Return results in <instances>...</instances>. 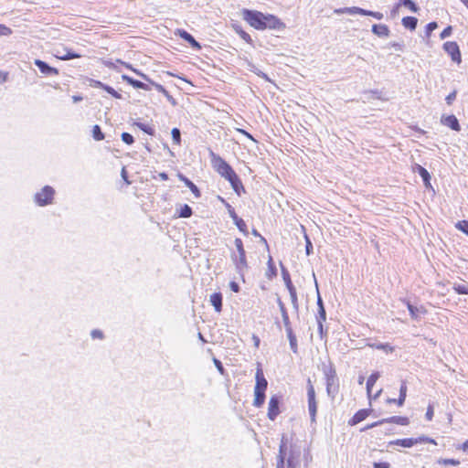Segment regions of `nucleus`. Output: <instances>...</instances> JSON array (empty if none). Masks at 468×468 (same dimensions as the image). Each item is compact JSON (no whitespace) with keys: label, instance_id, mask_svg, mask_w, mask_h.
Here are the masks:
<instances>
[{"label":"nucleus","instance_id":"nucleus-1","mask_svg":"<svg viewBox=\"0 0 468 468\" xmlns=\"http://www.w3.org/2000/svg\"><path fill=\"white\" fill-rule=\"evenodd\" d=\"M242 18L250 24V27L258 30L269 29H280L283 28L284 24L277 18L275 16L271 14H263L255 10L243 9Z\"/></svg>","mask_w":468,"mask_h":468},{"label":"nucleus","instance_id":"nucleus-2","mask_svg":"<svg viewBox=\"0 0 468 468\" xmlns=\"http://www.w3.org/2000/svg\"><path fill=\"white\" fill-rule=\"evenodd\" d=\"M234 244L237 249V252L231 253L230 258L235 265L237 272L243 278L244 271L248 269L246 251L240 239H235Z\"/></svg>","mask_w":468,"mask_h":468},{"label":"nucleus","instance_id":"nucleus-3","mask_svg":"<svg viewBox=\"0 0 468 468\" xmlns=\"http://www.w3.org/2000/svg\"><path fill=\"white\" fill-rule=\"evenodd\" d=\"M210 159L213 168L227 180H236V173L219 155L210 152Z\"/></svg>","mask_w":468,"mask_h":468},{"label":"nucleus","instance_id":"nucleus-4","mask_svg":"<svg viewBox=\"0 0 468 468\" xmlns=\"http://www.w3.org/2000/svg\"><path fill=\"white\" fill-rule=\"evenodd\" d=\"M54 193L55 191L51 186H46L41 189L40 192H37L35 195V201L38 206L41 207L50 204L52 202Z\"/></svg>","mask_w":468,"mask_h":468},{"label":"nucleus","instance_id":"nucleus-5","mask_svg":"<svg viewBox=\"0 0 468 468\" xmlns=\"http://www.w3.org/2000/svg\"><path fill=\"white\" fill-rule=\"evenodd\" d=\"M443 49L451 56L452 60L460 64L462 62L461 52L456 42L447 41L443 44Z\"/></svg>","mask_w":468,"mask_h":468},{"label":"nucleus","instance_id":"nucleus-6","mask_svg":"<svg viewBox=\"0 0 468 468\" xmlns=\"http://www.w3.org/2000/svg\"><path fill=\"white\" fill-rule=\"evenodd\" d=\"M279 403H280V400L278 399V397L276 396H272L271 399H270V401H269V407H268V418L271 420H274L275 418L279 415L280 413V410H279Z\"/></svg>","mask_w":468,"mask_h":468},{"label":"nucleus","instance_id":"nucleus-7","mask_svg":"<svg viewBox=\"0 0 468 468\" xmlns=\"http://www.w3.org/2000/svg\"><path fill=\"white\" fill-rule=\"evenodd\" d=\"M384 422H392L399 425L406 426L410 423L409 419L406 417H399V416H394L386 420H382L380 421L374 422L367 427V429H370L373 427L378 426V424L384 423Z\"/></svg>","mask_w":468,"mask_h":468},{"label":"nucleus","instance_id":"nucleus-8","mask_svg":"<svg viewBox=\"0 0 468 468\" xmlns=\"http://www.w3.org/2000/svg\"><path fill=\"white\" fill-rule=\"evenodd\" d=\"M34 63L39 69L41 73H43L44 75H58V70L56 68H52V67L48 66L46 62H44L40 59H36Z\"/></svg>","mask_w":468,"mask_h":468},{"label":"nucleus","instance_id":"nucleus-9","mask_svg":"<svg viewBox=\"0 0 468 468\" xmlns=\"http://www.w3.org/2000/svg\"><path fill=\"white\" fill-rule=\"evenodd\" d=\"M441 123L451 129L459 132L461 130L459 122L454 115L442 116L441 120Z\"/></svg>","mask_w":468,"mask_h":468},{"label":"nucleus","instance_id":"nucleus-10","mask_svg":"<svg viewBox=\"0 0 468 468\" xmlns=\"http://www.w3.org/2000/svg\"><path fill=\"white\" fill-rule=\"evenodd\" d=\"M255 378H256V385H255L254 389L260 390V391H265L267 388L268 382H267L266 378H264L262 370L261 368L257 369Z\"/></svg>","mask_w":468,"mask_h":468},{"label":"nucleus","instance_id":"nucleus-11","mask_svg":"<svg viewBox=\"0 0 468 468\" xmlns=\"http://www.w3.org/2000/svg\"><path fill=\"white\" fill-rule=\"evenodd\" d=\"M176 35H178L181 38L188 42L192 48L199 49L201 47L199 43L186 30L177 29Z\"/></svg>","mask_w":468,"mask_h":468},{"label":"nucleus","instance_id":"nucleus-12","mask_svg":"<svg viewBox=\"0 0 468 468\" xmlns=\"http://www.w3.org/2000/svg\"><path fill=\"white\" fill-rule=\"evenodd\" d=\"M210 303L215 308V311L218 313L221 312L222 309V294L220 292H214L210 295L209 298Z\"/></svg>","mask_w":468,"mask_h":468},{"label":"nucleus","instance_id":"nucleus-13","mask_svg":"<svg viewBox=\"0 0 468 468\" xmlns=\"http://www.w3.org/2000/svg\"><path fill=\"white\" fill-rule=\"evenodd\" d=\"M284 446H285L284 443L282 441V444L280 446V453H279L278 461H277V468H285V465H284V454H283V448H284ZM286 468H295L294 465L292 464V462L291 460L287 461Z\"/></svg>","mask_w":468,"mask_h":468},{"label":"nucleus","instance_id":"nucleus-14","mask_svg":"<svg viewBox=\"0 0 468 468\" xmlns=\"http://www.w3.org/2000/svg\"><path fill=\"white\" fill-rule=\"evenodd\" d=\"M372 32L378 37H388L389 35V29L388 26L383 24L373 25Z\"/></svg>","mask_w":468,"mask_h":468},{"label":"nucleus","instance_id":"nucleus-15","mask_svg":"<svg viewBox=\"0 0 468 468\" xmlns=\"http://www.w3.org/2000/svg\"><path fill=\"white\" fill-rule=\"evenodd\" d=\"M334 13L336 15H342V14L356 15L358 13H362V11H361L360 7L352 6V7L335 8L334 10Z\"/></svg>","mask_w":468,"mask_h":468},{"label":"nucleus","instance_id":"nucleus-16","mask_svg":"<svg viewBox=\"0 0 468 468\" xmlns=\"http://www.w3.org/2000/svg\"><path fill=\"white\" fill-rule=\"evenodd\" d=\"M390 444L399 445L405 448H410L416 444L414 438L398 439L390 442Z\"/></svg>","mask_w":468,"mask_h":468},{"label":"nucleus","instance_id":"nucleus-17","mask_svg":"<svg viewBox=\"0 0 468 468\" xmlns=\"http://www.w3.org/2000/svg\"><path fill=\"white\" fill-rule=\"evenodd\" d=\"M379 377H380L379 372H374L367 378V395H368L369 398L371 396L372 387L375 385V383L379 378Z\"/></svg>","mask_w":468,"mask_h":468},{"label":"nucleus","instance_id":"nucleus-18","mask_svg":"<svg viewBox=\"0 0 468 468\" xmlns=\"http://www.w3.org/2000/svg\"><path fill=\"white\" fill-rule=\"evenodd\" d=\"M407 307H408V310L411 315V317L413 319H417L419 317V314H425L426 313V310L424 307H415L413 306L411 303H410L409 302H407Z\"/></svg>","mask_w":468,"mask_h":468},{"label":"nucleus","instance_id":"nucleus-19","mask_svg":"<svg viewBox=\"0 0 468 468\" xmlns=\"http://www.w3.org/2000/svg\"><path fill=\"white\" fill-rule=\"evenodd\" d=\"M418 19L414 16H406L402 18L404 27L414 30L417 27Z\"/></svg>","mask_w":468,"mask_h":468},{"label":"nucleus","instance_id":"nucleus-20","mask_svg":"<svg viewBox=\"0 0 468 468\" xmlns=\"http://www.w3.org/2000/svg\"><path fill=\"white\" fill-rule=\"evenodd\" d=\"M265 400V391H260L254 389V400L253 405L257 408L261 407Z\"/></svg>","mask_w":468,"mask_h":468},{"label":"nucleus","instance_id":"nucleus-21","mask_svg":"<svg viewBox=\"0 0 468 468\" xmlns=\"http://www.w3.org/2000/svg\"><path fill=\"white\" fill-rule=\"evenodd\" d=\"M308 410L311 417V421H315L317 412V402L315 399H308Z\"/></svg>","mask_w":468,"mask_h":468},{"label":"nucleus","instance_id":"nucleus-22","mask_svg":"<svg viewBox=\"0 0 468 468\" xmlns=\"http://www.w3.org/2000/svg\"><path fill=\"white\" fill-rule=\"evenodd\" d=\"M367 416V410H359L350 420L349 424L356 425V424L361 422L362 420H364Z\"/></svg>","mask_w":468,"mask_h":468},{"label":"nucleus","instance_id":"nucleus-23","mask_svg":"<svg viewBox=\"0 0 468 468\" xmlns=\"http://www.w3.org/2000/svg\"><path fill=\"white\" fill-rule=\"evenodd\" d=\"M368 346L379 350H383L386 353H392L394 351V347L388 344H367Z\"/></svg>","mask_w":468,"mask_h":468},{"label":"nucleus","instance_id":"nucleus-24","mask_svg":"<svg viewBox=\"0 0 468 468\" xmlns=\"http://www.w3.org/2000/svg\"><path fill=\"white\" fill-rule=\"evenodd\" d=\"M181 179L184 181L186 186L191 190V192L195 195V197H198L200 196L198 188L192 181L183 176H181Z\"/></svg>","mask_w":468,"mask_h":468},{"label":"nucleus","instance_id":"nucleus-25","mask_svg":"<svg viewBox=\"0 0 468 468\" xmlns=\"http://www.w3.org/2000/svg\"><path fill=\"white\" fill-rule=\"evenodd\" d=\"M417 168H418V172H419L420 176L423 179V182H424L425 186H430V174H429V172L424 167H422L421 165H417Z\"/></svg>","mask_w":468,"mask_h":468},{"label":"nucleus","instance_id":"nucleus-26","mask_svg":"<svg viewBox=\"0 0 468 468\" xmlns=\"http://www.w3.org/2000/svg\"><path fill=\"white\" fill-rule=\"evenodd\" d=\"M324 321H325V310H324V306H321V308L318 309V318H317L318 329H319L321 335L323 334V322Z\"/></svg>","mask_w":468,"mask_h":468},{"label":"nucleus","instance_id":"nucleus-27","mask_svg":"<svg viewBox=\"0 0 468 468\" xmlns=\"http://www.w3.org/2000/svg\"><path fill=\"white\" fill-rule=\"evenodd\" d=\"M287 331V334H288V338H289V341H290V346H291V348L292 350L296 353L297 352V343H296V338L295 336L292 335V328L291 327H288L286 329Z\"/></svg>","mask_w":468,"mask_h":468},{"label":"nucleus","instance_id":"nucleus-28","mask_svg":"<svg viewBox=\"0 0 468 468\" xmlns=\"http://www.w3.org/2000/svg\"><path fill=\"white\" fill-rule=\"evenodd\" d=\"M122 79L124 81H126L127 83H129L130 85H132L135 89H141V87H143V82L142 81L133 80V78H131V77H129L127 75H122Z\"/></svg>","mask_w":468,"mask_h":468},{"label":"nucleus","instance_id":"nucleus-29","mask_svg":"<svg viewBox=\"0 0 468 468\" xmlns=\"http://www.w3.org/2000/svg\"><path fill=\"white\" fill-rule=\"evenodd\" d=\"M234 222H235L236 226L238 227V229L242 233H244L245 235L248 234L246 223L244 222V220L242 218H238V216H234Z\"/></svg>","mask_w":468,"mask_h":468},{"label":"nucleus","instance_id":"nucleus-30","mask_svg":"<svg viewBox=\"0 0 468 468\" xmlns=\"http://www.w3.org/2000/svg\"><path fill=\"white\" fill-rule=\"evenodd\" d=\"M279 307H280V310L282 313L283 324L287 329L288 327H290L289 316L287 314V312L285 310L283 303L281 301H279Z\"/></svg>","mask_w":468,"mask_h":468},{"label":"nucleus","instance_id":"nucleus-31","mask_svg":"<svg viewBox=\"0 0 468 468\" xmlns=\"http://www.w3.org/2000/svg\"><path fill=\"white\" fill-rule=\"evenodd\" d=\"M116 63H120V64L123 65L125 68H127V69H129L133 70L135 74H137L138 76L142 77L144 80H149V78H148L145 74H144V73H142L141 71H139V70H137V69H133V68L132 67V65H130V64H128V63H126V62L121 61V60H119V59H118V60H116Z\"/></svg>","mask_w":468,"mask_h":468},{"label":"nucleus","instance_id":"nucleus-32","mask_svg":"<svg viewBox=\"0 0 468 468\" xmlns=\"http://www.w3.org/2000/svg\"><path fill=\"white\" fill-rule=\"evenodd\" d=\"M452 288L459 294H468V286L465 283H454Z\"/></svg>","mask_w":468,"mask_h":468},{"label":"nucleus","instance_id":"nucleus-33","mask_svg":"<svg viewBox=\"0 0 468 468\" xmlns=\"http://www.w3.org/2000/svg\"><path fill=\"white\" fill-rule=\"evenodd\" d=\"M399 1H400L401 5L409 8L411 12L416 13L419 10L416 4L411 0H399Z\"/></svg>","mask_w":468,"mask_h":468},{"label":"nucleus","instance_id":"nucleus-34","mask_svg":"<svg viewBox=\"0 0 468 468\" xmlns=\"http://www.w3.org/2000/svg\"><path fill=\"white\" fill-rule=\"evenodd\" d=\"M361 11H362V13H358V15L370 16L375 17L378 20H381L383 18V14L380 12L368 11V10H365L363 8H361Z\"/></svg>","mask_w":468,"mask_h":468},{"label":"nucleus","instance_id":"nucleus-35","mask_svg":"<svg viewBox=\"0 0 468 468\" xmlns=\"http://www.w3.org/2000/svg\"><path fill=\"white\" fill-rule=\"evenodd\" d=\"M92 135L96 141H101L104 139V134L101 133L99 125H94L92 128Z\"/></svg>","mask_w":468,"mask_h":468},{"label":"nucleus","instance_id":"nucleus-36","mask_svg":"<svg viewBox=\"0 0 468 468\" xmlns=\"http://www.w3.org/2000/svg\"><path fill=\"white\" fill-rule=\"evenodd\" d=\"M192 215V208L188 205H184L179 213L181 218H189Z\"/></svg>","mask_w":468,"mask_h":468},{"label":"nucleus","instance_id":"nucleus-37","mask_svg":"<svg viewBox=\"0 0 468 468\" xmlns=\"http://www.w3.org/2000/svg\"><path fill=\"white\" fill-rule=\"evenodd\" d=\"M57 57L62 60H68L71 58H80V55L68 51L63 55H57Z\"/></svg>","mask_w":468,"mask_h":468},{"label":"nucleus","instance_id":"nucleus-38","mask_svg":"<svg viewBox=\"0 0 468 468\" xmlns=\"http://www.w3.org/2000/svg\"><path fill=\"white\" fill-rule=\"evenodd\" d=\"M171 134H172V138H173L174 143L176 144H179L180 142H181V133H180L179 129L173 128L172 132H171Z\"/></svg>","mask_w":468,"mask_h":468},{"label":"nucleus","instance_id":"nucleus-39","mask_svg":"<svg viewBox=\"0 0 468 468\" xmlns=\"http://www.w3.org/2000/svg\"><path fill=\"white\" fill-rule=\"evenodd\" d=\"M414 441H416V444L417 443H420V442H428V443H432V444H437L436 441L431 439V438H429L427 436H420L419 438H414Z\"/></svg>","mask_w":468,"mask_h":468},{"label":"nucleus","instance_id":"nucleus-40","mask_svg":"<svg viewBox=\"0 0 468 468\" xmlns=\"http://www.w3.org/2000/svg\"><path fill=\"white\" fill-rule=\"evenodd\" d=\"M136 125L142 130L144 131V133L152 135L154 134V129L147 125V124H144V123H142V122H137Z\"/></svg>","mask_w":468,"mask_h":468},{"label":"nucleus","instance_id":"nucleus-41","mask_svg":"<svg viewBox=\"0 0 468 468\" xmlns=\"http://www.w3.org/2000/svg\"><path fill=\"white\" fill-rule=\"evenodd\" d=\"M439 463H442V464H451V465H453V466H457L460 464V462L458 460H455V459H440L438 461Z\"/></svg>","mask_w":468,"mask_h":468},{"label":"nucleus","instance_id":"nucleus-42","mask_svg":"<svg viewBox=\"0 0 468 468\" xmlns=\"http://www.w3.org/2000/svg\"><path fill=\"white\" fill-rule=\"evenodd\" d=\"M12 34L11 28L0 24V37H8Z\"/></svg>","mask_w":468,"mask_h":468},{"label":"nucleus","instance_id":"nucleus-43","mask_svg":"<svg viewBox=\"0 0 468 468\" xmlns=\"http://www.w3.org/2000/svg\"><path fill=\"white\" fill-rule=\"evenodd\" d=\"M228 181L231 184V186H232L233 189H234L237 193H239V187H242V186H241V183H240V181H239V179L238 176L236 175V180L231 179V180H228Z\"/></svg>","mask_w":468,"mask_h":468},{"label":"nucleus","instance_id":"nucleus-44","mask_svg":"<svg viewBox=\"0 0 468 468\" xmlns=\"http://www.w3.org/2000/svg\"><path fill=\"white\" fill-rule=\"evenodd\" d=\"M456 227L468 235V221L463 220L457 223Z\"/></svg>","mask_w":468,"mask_h":468},{"label":"nucleus","instance_id":"nucleus-45","mask_svg":"<svg viewBox=\"0 0 468 468\" xmlns=\"http://www.w3.org/2000/svg\"><path fill=\"white\" fill-rule=\"evenodd\" d=\"M122 140L127 144H132L133 143V135L128 133H122Z\"/></svg>","mask_w":468,"mask_h":468},{"label":"nucleus","instance_id":"nucleus-46","mask_svg":"<svg viewBox=\"0 0 468 468\" xmlns=\"http://www.w3.org/2000/svg\"><path fill=\"white\" fill-rule=\"evenodd\" d=\"M103 90H106L111 95H112L114 98H117V99L122 98V95L120 93H118L114 89H112V87H110L108 85H106Z\"/></svg>","mask_w":468,"mask_h":468},{"label":"nucleus","instance_id":"nucleus-47","mask_svg":"<svg viewBox=\"0 0 468 468\" xmlns=\"http://www.w3.org/2000/svg\"><path fill=\"white\" fill-rule=\"evenodd\" d=\"M308 382H309V387H308V391H307L308 399H315L314 388L313 385L311 384V381L309 380Z\"/></svg>","mask_w":468,"mask_h":468},{"label":"nucleus","instance_id":"nucleus-48","mask_svg":"<svg viewBox=\"0 0 468 468\" xmlns=\"http://www.w3.org/2000/svg\"><path fill=\"white\" fill-rule=\"evenodd\" d=\"M150 81V83L153 85V87L155 88L156 90H158L159 92L163 93V94H166V90L164 88V86H162L161 84H158L156 82H154L152 80H148Z\"/></svg>","mask_w":468,"mask_h":468},{"label":"nucleus","instance_id":"nucleus-49","mask_svg":"<svg viewBox=\"0 0 468 468\" xmlns=\"http://www.w3.org/2000/svg\"><path fill=\"white\" fill-rule=\"evenodd\" d=\"M452 27H451V26L447 27H446V28H444V29L442 30V32L441 33V39H444V38H446V37H450V36H451V34H452Z\"/></svg>","mask_w":468,"mask_h":468},{"label":"nucleus","instance_id":"nucleus-50","mask_svg":"<svg viewBox=\"0 0 468 468\" xmlns=\"http://www.w3.org/2000/svg\"><path fill=\"white\" fill-rule=\"evenodd\" d=\"M433 414H434L433 407L431 405H429L428 409H427L426 415H425L427 420H431L433 418Z\"/></svg>","mask_w":468,"mask_h":468},{"label":"nucleus","instance_id":"nucleus-51","mask_svg":"<svg viewBox=\"0 0 468 468\" xmlns=\"http://www.w3.org/2000/svg\"><path fill=\"white\" fill-rule=\"evenodd\" d=\"M291 301L293 305V307L297 310L298 309V302H297V294L296 292H292L290 293Z\"/></svg>","mask_w":468,"mask_h":468},{"label":"nucleus","instance_id":"nucleus-52","mask_svg":"<svg viewBox=\"0 0 468 468\" xmlns=\"http://www.w3.org/2000/svg\"><path fill=\"white\" fill-rule=\"evenodd\" d=\"M304 238H305V240H306V246H305L306 254L310 255L311 254V250L313 249V245H312V242L309 239L307 235H304Z\"/></svg>","mask_w":468,"mask_h":468},{"label":"nucleus","instance_id":"nucleus-53","mask_svg":"<svg viewBox=\"0 0 468 468\" xmlns=\"http://www.w3.org/2000/svg\"><path fill=\"white\" fill-rule=\"evenodd\" d=\"M399 397L406 399L407 397V385L405 382H402L399 389Z\"/></svg>","mask_w":468,"mask_h":468},{"label":"nucleus","instance_id":"nucleus-54","mask_svg":"<svg viewBox=\"0 0 468 468\" xmlns=\"http://www.w3.org/2000/svg\"><path fill=\"white\" fill-rule=\"evenodd\" d=\"M237 32L239 34L241 38L244 39L245 41L250 42L251 40L250 36L248 33H246L245 31L237 29Z\"/></svg>","mask_w":468,"mask_h":468},{"label":"nucleus","instance_id":"nucleus-55","mask_svg":"<svg viewBox=\"0 0 468 468\" xmlns=\"http://www.w3.org/2000/svg\"><path fill=\"white\" fill-rule=\"evenodd\" d=\"M90 335H91V337H92V338H94V339H95V338H100V339H101V338H102V336H103L102 332H101V331H100V330H98V329L92 330Z\"/></svg>","mask_w":468,"mask_h":468},{"label":"nucleus","instance_id":"nucleus-56","mask_svg":"<svg viewBox=\"0 0 468 468\" xmlns=\"http://www.w3.org/2000/svg\"><path fill=\"white\" fill-rule=\"evenodd\" d=\"M333 383H334V378H328L327 385H326V390H327L328 395H331Z\"/></svg>","mask_w":468,"mask_h":468},{"label":"nucleus","instance_id":"nucleus-57","mask_svg":"<svg viewBox=\"0 0 468 468\" xmlns=\"http://www.w3.org/2000/svg\"><path fill=\"white\" fill-rule=\"evenodd\" d=\"M438 25L436 22H431L427 25V32L428 34L431 33L433 30L437 28Z\"/></svg>","mask_w":468,"mask_h":468},{"label":"nucleus","instance_id":"nucleus-58","mask_svg":"<svg viewBox=\"0 0 468 468\" xmlns=\"http://www.w3.org/2000/svg\"><path fill=\"white\" fill-rule=\"evenodd\" d=\"M229 288L234 292H239V284L236 282H229Z\"/></svg>","mask_w":468,"mask_h":468},{"label":"nucleus","instance_id":"nucleus-59","mask_svg":"<svg viewBox=\"0 0 468 468\" xmlns=\"http://www.w3.org/2000/svg\"><path fill=\"white\" fill-rule=\"evenodd\" d=\"M374 468H389L388 463H374Z\"/></svg>","mask_w":468,"mask_h":468},{"label":"nucleus","instance_id":"nucleus-60","mask_svg":"<svg viewBox=\"0 0 468 468\" xmlns=\"http://www.w3.org/2000/svg\"><path fill=\"white\" fill-rule=\"evenodd\" d=\"M456 98V92L453 91L452 93H450L447 97H446V102L448 104H451L452 102V101H454Z\"/></svg>","mask_w":468,"mask_h":468},{"label":"nucleus","instance_id":"nucleus-61","mask_svg":"<svg viewBox=\"0 0 468 468\" xmlns=\"http://www.w3.org/2000/svg\"><path fill=\"white\" fill-rule=\"evenodd\" d=\"M165 96V98L167 99V101L172 104V105H176V100L169 94L168 91H166V94H164Z\"/></svg>","mask_w":468,"mask_h":468},{"label":"nucleus","instance_id":"nucleus-62","mask_svg":"<svg viewBox=\"0 0 468 468\" xmlns=\"http://www.w3.org/2000/svg\"><path fill=\"white\" fill-rule=\"evenodd\" d=\"M282 276H283V280H284L285 285H288V282H292L291 279H290L289 273L286 271L283 270L282 271Z\"/></svg>","mask_w":468,"mask_h":468},{"label":"nucleus","instance_id":"nucleus-63","mask_svg":"<svg viewBox=\"0 0 468 468\" xmlns=\"http://www.w3.org/2000/svg\"><path fill=\"white\" fill-rule=\"evenodd\" d=\"M399 6H401L400 2H399V3H398V4L393 7V9L391 10V15H392V16H397Z\"/></svg>","mask_w":468,"mask_h":468},{"label":"nucleus","instance_id":"nucleus-64","mask_svg":"<svg viewBox=\"0 0 468 468\" xmlns=\"http://www.w3.org/2000/svg\"><path fill=\"white\" fill-rule=\"evenodd\" d=\"M105 66H107L108 68L110 69H117V67H116V64L115 62H112V61H105L104 62Z\"/></svg>","mask_w":468,"mask_h":468}]
</instances>
